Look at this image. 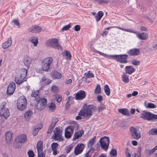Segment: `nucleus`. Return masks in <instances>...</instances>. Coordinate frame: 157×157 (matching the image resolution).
I'll return each mask as SVG.
<instances>
[{"label":"nucleus","mask_w":157,"mask_h":157,"mask_svg":"<svg viewBox=\"0 0 157 157\" xmlns=\"http://www.w3.org/2000/svg\"><path fill=\"white\" fill-rule=\"evenodd\" d=\"M70 27V25L69 24L64 26L61 29V31L62 32L64 31L68 30Z\"/></svg>","instance_id":"obj_52"},{"label":"nucleus","mask_w":157,"mask_h":157,"mask_svg":"<svg viewBox=\"0 0 157 157\" xmlns=\"http://www.w3.org/2000/svg\"><path fill=\"white\" fill-rule=\"evenodd\" d=\"M13 135V133L11 131H7L6 133V140L7 143H10L11 141H12V137Z\"/></svg>","instance_id":"obj_23"},{"label":"nucleus","mask_w":157,"mask_h":157,"mask_svg":"<svg viewBox=\"0 0 157 157\" xmlns=\"http://www.w3.org/2000/svg\"><path fill=\"white\" fill-rule=\"evenodd\" d=\"M122 80L124 82L128 83L129 82L128 76V75L124 74L122 76Z\"/></svg>","instance_id":"obj_48"},{"label":"nucleus","mask_w":157,"mask_h":157,"mask_svg":"<svg viewBox=\"0 0 157 157\" xmlns=\"http://www.w3.org/2000/svg\"><path fill=\"white\" fill-rule=\"evenodd\" d=\"M58 145V144L57 143H53L51 144V148L53 151V154L54 155L57 154V148Z\"/></svg>","instance_id":"obj_28"},{"label":"nucleus","mask_w":157,"mask_h":157,"mask_svg":"<svg viewBox=\"0 0 157 157\" xmlns=\"http://www.w3.org/2000/svg\"><path fill=\"white\" fill-rule=\"evenodd\" d=\"M110 155L112 157L116 156L117 155V151L115 149H112L110 152Z\"/></svg>","instance_id":"obj_50"},{"label":"nucleus","mask_w":157,"mask_h":157,"mask_svg":"<svg viewBox=\"0 0 157 157\" xmlns=\"http://www.w3.org/2000/svg\"><path fill=\"white\" fill-rule=\"evenodd\" d=\"M157 150V145L151 149H146L144 151L145 154L147 156H151Z\"/></svg>","instance_id":"obj_21"},{"label":"nucleus","mask_w":157,"mask_h":157,"mask_svg":"<svg viewBox=\"0 0 157 157\" xmlns=\"http://www.w3.org/2000/svg\"><path fill=\"white\" fill-rule=\"evenodd\" d=\"M110 0H100L99 4H102L105 3H107Z\"/></svg>","instance_id":"obj_57"},{"label":"nucleus","mask_w":157,"mask_h":157,"mask_svg":"<svg viewBox=\"0 0 157 157\" xmlns=\"http://www.w3.org/2000/svg\"><path fill=\"white\" fill-rule=\"evenodd\" d=\"M130 134L132 138L136 140H138L141 137V132L133 127L130 128Z\"/></svg>","instance_id":"obj_8"},{"label":"nucleus","mask_w":157,"mask_h":157,"mask_svg":"<svg viewBox=\"0 0 157 157\" xmlns=\"http://www.w3.org/2000/svg\"><path fill=\"white\" fill-rule=\"evenodd\" d=\"M2 105L3 106V107L1 109L0 111V115L4 117L5 119H6L10 115L9 110L7 108L4 107V103H2Z\"/></svg>","instance_id":"obj_12"},{"label":"nucleus","mask_w":157,"mask_h":157,"mask_svg":"<svg viewBox=\"0 0 157 157\" xmlns=\"http://www.w3.org/2000/svg\"><path fill=\"white\" fill-rule=\"evenodd\" d=\"M118 111L121 113L125 115H128L129 113L126 109H119Z\"/></svg>","instance_id":"obj_37"},{"label":"nucleus","mask_w":157,"mask_h":157,"mask_svg":"<svg viewBox=\"0 0 157 157\" xmlns=\"http://www.w3.org/2000/svg\"><path fill=\"white\" fill-rule=\"evenodd\" d=\"M125 73L131 75L135 71V68L132 66H126L125 67Z\"/></svg>","instance_id":"obj_24"},{"label":"nucleus","mask_w":157,"mask_h":157,"mask_svg":"<svg viewBox=\"0 0 157 157\" xmlns=\"http://www.w3.org/2000/svg\"><path fill=\"white\" fill-rule=\"evenodd\" d=\"M73 148V146L71 144L69 145L67 147L66 149V152L67 153H69Z\"/></svg>","instance_id":"obj_54"},{"label":"nucleus","mask_w":157,"mask_h":157,"mask_svg":"<svg viewBox=\"0 0 157 157\" xmlns=\"http://www.w3.org/2000/svg\"><path fill=\"white\" fill-rule=\"evenodd\" d=\"M30 41L33 44L34 46H36L38 43V38L35 36L32 37L30 38Z\"/></svg>","instance_id":"obj_36"},{"label":"nucleus","mask_w":157,"mask_h":157,"mask_svg":"<svg viewBox=\"0 0 157 157\" xmlns=\"http://www.w3.org/2000/svg\"><path fill=\"white\" fill-rule=\"evenodd\" d=\"M140 117L144 120L150 121L157 119V115L151 113L149 112L143 111L141 114Z\"/></svg>","instance_id":"obj_6"},{"label":"nucleus","mask_w":157,"mask_h":157,"mask_svg":"<svg viewBox=\"0 0 157 157\" xmlns=\"http://www.w3.org/2000/svg\"><path fill=\"white\" fill-rule=\"evenodd\" d=\"M22 144V143H20L19 141H16L15 139L14 141V147L15 148H20L21 147Z\"/></svg>","instance_id":"obj_47"},{"label":"nucleus","mask_w":157,"mask_h":157,"mask_svg":"<svg viewBox=\"0 0 157 157\" xmlns=\"http://www.w3.org/2000/svg\"><path fill=\"white\" fill-rule=\"evenodd\" d=\"M136 33V31H135ZM136 36L139 39L141 40H145L147 39L148 37L147 34L146 33H137Z\"/></svg>","instance_id":"obj_26"},{"label":"nucleus","mask_w":157,"mask_h":157,"mask_svg":"<svg viewBox=\"0 0 157 157\" xmlns=\"http://www.w3.org/2000/svg\"><path fill=\"white\" fill-rule=\"evenodd\" d=\"M86 96L85 92L83 90H80L76 94L75 99L76 100H82L85 98Z\"/></svg>","instance_id":"obj_16"},{"label":"nucleus","mask_w":157,"mask_h":157,"mask_svg":"<svg viewBox=\"0 0 157 157\" xmlns=\"http://www.w3.org/2000/svg\"><path fill=\"white\" fill-rule=\"evenodd\" d=\"M62 54L63 57L65 56L67 59H71V55L69 51L66 50L64 52H63Z\"/></svg>","instance_id":"obj_35"},{"label":"nucleus","mask_w":157,"mask_h":157,"mask_svg":"<svg viewBox=\"0 0 157 157\" xmlns=\"http://www.w3.org/2000/svg\"><path fill=\"white\" fill-rule=\"evenodd\" d=\"M103 14L102 11H99L97 15L95 16L96 21H99L103 16Z\"/></svg>","instance_id":"obj_39"},{"label":"nucleus","mask_w":157,"mask_h":157,"mask_svg":"<svg viewBox=\"0 0 157 157\" xmlns=\"http://www.w3.org/2000/svg\"><path fill=\"white\" fill-rule=\"evenodd\" d=\"M50 65H47L42 62V67L43 71H47L49 69Z\"/></svg>","instance_id":"obj_44"},{"label":"nucleus","mask_w":157,"mask_h":157,"mask_svg":"<svg viewBox=\"0 0 157 157\" xmlns=\"http://www.w3.org/2000/svg\"><path fill=\"white\" fill-rule=\"evenodd\" d=\"M84 147V145L82 144H78L75 149V154L76 155L81 154L83 151Z\"/></svg>","instance_id":"obj_15"},{"label":"nucleus","mask_w":157,"mask_h":157,"mask_svg":"<svg viewBox=\"0 0 157 157\" xmlns=\"http://www.w3.org/2000/svg\"><path fill=\"white\" fill-rule=\"evenodd\" d=\"M32 60L31 57L28 56H24L23 63L25 66L29 67L31 63Z\"/></svg>","instance_id":"obj_22"},{"label":"nucleus","mask_w":157,"mask_h":157,"mask_svg":"<svg viewBox=\"0 0 157 157\" xmlns=\"http://www.w3.org/2000/svg\"><path fill=\"white\" fill-rule=\"evenodd\" d=\"M16 88V84L14 82H11L9 85L7 90L8 95H11L14 92Z\"/></svg>","instance_id":"obj_13"},{"label":"nucleus","mask_w":157,"mask_h":157,"mask_svg":"<svg viewBox=\"0 0 157 157\" xmlns=\"http://www.w3.org/2000/svg\"><path fill=\"white\" fill-rule=\"evenodd\" d=\"M42 29L41 27L35 25L30 27L29 29L28 30L33 33H36L40 32Z\"/></svg>","instance_id":"obj_20"},{"label":"nucleus","mask_w":157,"mask_h":157,"mask_svg":"<svg viewBox=\"0 0 157 157\" xmlns=\"http://www.w3.org/2000/svg\"><path fill=\"white\" fill-rule=\"evenodd\" d=\"M38 101L36 106V109L38 110L41 111L46 106L47 101L46 99L42 98L39 99Z\"/></svg>","instance_id":"obj_10"},{"label":"nucleus","mask_w":157,"mask_h":157,"mask_svg":"<svg viewBox=\"0 0 157 157\" xmlns=\"http://www.w3.org/2000/svg\"><path fill=\"white\" fill-rule=\"evenodd\" d=\"M124 153L127 157H130L131 155L130 153L128 148H126L125 151Z\"/></svg>","instance_id":"obj_55"},{"label":"nucleus","mask_w":157,"mask_h":157,"mask_svg":"<svg viewBox=\"0 0 157 157\" xmlns=\"http://www.w3.org/2000/svg\"><path fill=\"white\" fill-rule=\"evenodd\" d=\"M51 91L54 93H57L58 92V89L57 86L54 85L51 88Z\"/></svg>","instance_id":"obj_45"},{"label":"nucleus","mask_w":157,"mask_h":157,"mask_svg":"<svg viewBox=\"0 0 157 157\" xmlns=\"http://www.w3.org/2000/svg\"><path fill=\"white\" fill-rule=\"evenodd\" d=\"M28 154L29 157H34V154L33 151L32 150L29 151L28 152Z\"/></svg>","instance_id":"obj_58"},{"label":"nucleus","mask_w":157,"mask_h":157,"mask_svg":"<svg viewBox=\"0 0 157 157\" xmlns=\"http://www.w3.org/2000/svg\"><path fill=\"white\" fill-rule=\"evenodd\" d=\"M13 22L14 25H16L18 27H20V24L18 20L15 19L13 20Z\"/></svg>","instance_id":"obj_56"},{"label":"nucleus","mask_w":157,"mask_h":157,"mask_svg":"<svg viewBox=\"0 0 157 157\" xmlns=\"http://www.w3.org/2000/svg\"><path fill=\"white\" fill-rule=\"evenodd\" d=\"M147 133L149 135H157V129L155 128H153L150 129L149 130Z\"/></svg>","instance_id":"obj_38"},{"label":"nucleus","mask_w":157,"mask_h":157,"mask_svg":"<svg viewBox=\"0 0 157 157\" xmlns=\"http://www.w3.org/2000/svg\"><path fill=\"white\" fill-rule=\"evenodd\" d=\"M62 130L59 128H56L55 130L54 131V135L52 136V138L55 141H63V139L62 136Z\"/></svg>","instance_id":"obj_7"},{"label":"nucleus","mask_w":157,"mask_h":157,"mask_svg":"<svg viewBox=\"0 0 157 157\" xmlns=\"http://www.w3.org/2000/svg\"><path fill=\"white\" fill-rule=\"evenodd\" d=\"M52 76L56 79H60L61 78V74L57 71H54L51 73Z\"/></svg>","instance_id":"obj_32"},{"label":"nucleus","mask_w":157,"mask_h":157,"mask_svg":"<svg viewBox=\"0 0 157 157\" xmlns=\"http://www.w3.org/2000/svg\"><path fill=\"white\" fill-rule=\"evenodd\" d=\"M96 139V136H94L93 138L90 139L87 143V147L91 149L92 147V146L94 143V142Z\"/></svg>","instance_id":"obj_34"},{"label":"nucleus","mask_w":157,"mask_h":157,"mask_svg":"<svg viewBox=\"0 0 157 157\" xmlns=\"http://www.w3.org/2000/svg\"><path fill=\"white\" fill-rule=\"evenodd\" d=\"M80 29V27L79 25H77L75 26V30L76 31H79Z\"/></svg>","instance_id":"obj_60"},{"label":"nucleus","mask_w":157,"mask_h":157,"mask_svg":"<svg viewBox=\"0 0 157 157\" xmlns=\"http://www.w3.org/2000/svg\"><path fill=\"white\" fill-rule=\"evenodd\" d=\"M84 75L86 78H90L94 77V75L92 73L90 72V71H89L87 73H85Z\"/></svg>","instance_id":"obj_42"},{"label":"nucleus","mask_w":157,"mask_h":157,"mask_svg":"<svg viewBox=\"0 0 157 157\" xmlns=\"http://www.w3.org/2000/svg\"><path fill=\"white\" fill-rule=\"evenodd\" d=\"M104 90L105 94L109 96L110 95V91L108 86L106 85L104 87Z\"/></svg>","instance_id":"obj_40"},{"label":"nucleus","mask_w":157,"mask_h":157,"mask_svg":"<svg viewBox=\"0 0 157 157\" xmlns=\"http://www.w3.org/2000/svg\"><path fill=\"white\" fill-rule=\"evenodd\" d=\"M42 127V125L40 124L37 126H34L33 130V135L34 136H36L38 133L39 131Z\"/></svg>","instance_id":"obj_31"},{"label":"nucleus","mask_w":157,"mask_h":157,"mask_svg":"<svg viewBox=\"0 0 157 157\" xmlns=\"http://www.w3.org/2000/svg\"><path fill=\"white\" fill-rule=\"evenodd\" d=\"M99 142L101 148L105 151H106L109 146V138L107 136H104L100 139Z\"/></svg>","instance_id":"obj_5"},{"label":"nucleus","mask_w":157,"mask_h":157,"mask_svg":"<svg viewBox=\"0 0 157 157\" xmlns=\"http://www.w3.org/2000/svg\"><path fill=\"white\" fill-rule=\"evenodd\" d=\"M17 101V107L18 109L23 111L26 109L27 102L25 96L23 95L20 97Z\"/></svg>","instance_id":"obj_3"},{"label":"nucleus","mask_w":157,"mask_h":157,"mask_svg":"<svg viewBox=\"0 0 157 157\" xmlns=\"http://www.w3.org/2000/svg\"><path fill=\"white\" fill-rule=\"evenodd\" d=\"M95 52L98 53L100 55L109 59H116L117 61L121 63H126L128 61L127 59L128 57V55L126 54H121L119 55H109L104 53L95 50Z\"/></svg>","instance_id":"obj_1"},{"label":"nucleus","mask_w":157,"mask_h":157,"mask_svg":"<svg viewBox=\"0 0 157 157\" xmlns=\"http://www.w3.org/2000/svg\"><path fill=\"white\" fill-rule=\"evenodd\" d=\"M117 28V29H121V30L124 31L126 32H129L130 33H136V32L135 31V30H134L132 29H125L124 28H122L121 27H117V26H113L112 27H108L106 28V30H109L111 28Z\"/></svg>","instance_id":"obj_25"},{"label":"nucleus","mask_w":157,"mask_h":157,"mask_svg":"<svg viewBox=\"0 0 157 157\" xmlns=\"http://www.w3.org/2000/svg\"><path fill=\"white\" fill-rule=\"evenodd\" d=\"M105 108V106L104 105H101L100 106H99L98 107V111L99 112L100 111H101L103 110Z\"/></svg>","instance_id":"obj_59"},{"label":"nucleus","mask_w":157,"mask_h":157,"mask_svg":"<svg viewBox=\"0 0 157 157\" xmlns=\"http://www.w3.org/2000/svg\"><path fill=\"white\" fill-rule=\"evenodd\" d=\"M97 100L99 101H102L103 99L102 96L101 95L98 96L97 97Z\"/></svg>","instance_id":"obj_63"},{"label":"nucleus","mask_w":157,"mask_h":157,"mask_svg":"<svg viewBox=\"0 0 157 157\" xmlns=\"http://www.w3.org/2000/svg\"><path fill=\"white\" fill-rule=\"evenodd\" d=\"M27 70L23 69L19 71V75L16 76L15 78V82L17 84H20L23 81L26 80L25 77L27 74Z\"/></svg>","instance_id":"obj_4"},{"label":"nucleus","mask_w":157,"mask_h":157,"mask_svg":"<svg viewBox=\"0 0 157 157\" xmlns=\"http://www.w3.org/2000/svg\"><path fill=\"white\" fill-rule=\"evenodd\" d=\"M12 44V40L11 38H9L7 40L2 44V47L4 49H6L11 45Z\"/></svg>","instance_id":"obj_30"},{"label":"nucleus","mask_w":157,"mask_h":157,"mask_svg":"<svg viewBox=\"0 0 157 157\" xmlns=\"http://www.w3.org/2000/svg\"><path fill=\"white\" fill-rule=\"evenodd\" d=\"M141 30L144 31H147V28L144 26H141L140 28Z\"/></svg>","instance_id":"obj_64"},{"label":"nucleus","mask_w":157,"mask_h":157,"mask_svg":"<svg viewBox=\"0 0 157 157\" xmlns=\"http://www.w3.org/2000/svg\"><path fill=\"white\" fill-rule=\"evenodd\" d=\"M94 106L93 105L88 106L86 108H84L80 111L79 115L88 118L89 117L92 115V113L94 110Z\"/></svg>","instance_id":"obj_2"},{"label":"nucleus","mask_w":157,"mask_h":157,"mask_svg":"<svg viewBox=\"0 0 157 157\" xmlns=\"http://www.w3.org/2000/svg\"><path fill=\"white\" fill-rule=\"evenodd\" d=\"M74 126L69 125L65 129V137L67 139L70 138L71 137L74 132Z\"/></svg>","instance_id":"obj_11"},{"label":"nucleus","mask_w":157,"mask_h":157,"mask_svg":"<svg viewBox=\"0 0 157 157\" xmlns=\"http://www.w3.org/2000/svg\"><path fill=\"white\" fill-rule=\"evenodd\" d=\"M37 157H45V153H37Z\"/></svg>","instance_id":"obj_62"},{"label":"nucleus","mask_w":157,"mask_h":157,"mask_svg":"<svg viewBox=\"0 0 157 157\" xmlns=\"http://www.w3.org/2000/svg\"><path fill=\"white\" fill-rule=\"evenodd\" d=\"M31 96L35 98L36 101H38L40 98V93L38 90L33 91L31 94Z\"/></svg>","instance_id":"obj_29"},{"label":"nucleus","mask_w":157,"mask_h":157,"mask_svg":"<svg viewBox=\"0 0 157 157\" xmlns=\"http://www.w3.org/2000/svg\"><path fill=\"white\" fill-rule=\"evenodd\" d=\"M131 63L133 65L137 66L140 64V61L135 59L131 60Z\"/></svg>","instance_id":"obj_46"},{"label":"nucleus","mask_w":157,"mask_h":157,"mask_svg":"<svg viewBox=\"0 0 157 157\" xmlns=\"http://www.w3.org/2000/svg\"><path fill=\"white\" fill-rule=\"evenodd\" d=\"M49 109L51 110H53L56 108V105L53 102H51L49 106Z\"/></svg>","instance_id":"obj_51"},{"label":"nucleus","mask_w":157,"mask_h":157,"mask_svg":"<svg viewBox=\"0 0 157 157\" xmlns=\"http://www.w3.org/2000/svg\"><path fill=\"white\" fill-rule=\"evenodd\" d=\"M101 92V88L99 84L97 85L96 88L94 91V93L95 94H99Z\"/></svg>","instance_id":"obj_43"},{"label":"nucleus","mask_w":157,"mask_h":157,"mask_svg":"<svg viewBox=\"0 0 157 157\" xmlns=\"http://www.w3.org/2000/svg\"><path fill=\"white\" fill-rule=\"evenodd\" d=\"M55 97L58 102H60L62 100V96L59 94H56L55 95Z\"/></svg>","instance_id":"obj_49"},{"label":"nucleus","mask_w":157,"mask_h":157,"mask_svg":"<svg viewBox=\"0 0 157 157\" xmlns=\"http://www.w3.org/2000/svg\"><path fill=\"white\" fill-rule=\"evenodd\" d=\"M37 150V153H45L43 151V142L41 140H39L38 141L36 146Z\"/></svg>","instance_id":"obj_18"},{"label":"nucleus","mask_w":157,"mask_h":157,"mask_svg":"<svg viewBox=\"0 0 157 157\" xmlns=\"http://www.w3.org/2000/svg\"><path fill=\"white\" fill-rule=\"evenodd\" d=\"M127 53L130 56H136L139 55L140 52L139 49L133 48L128 51Z\"/></svg>","instance_id":"obj_19"},{"label":"nucleus","mask_w":157,"mask_h":157,"mask_svg":"<svg viewBox=\"0 0 157 157\" xmlns=\"http://www.w3.org/2000/svg\"><path fill=\"white\" fill-rule=\"evenodd\" d=\"M156 106L154 104L151 103H148L147 104V107L149 108H155Z\"/></svg>","instance_id":"obj_53"},{"label":"nucleus","mask_w":157,"mask_h":157,"mask_svg":"<svg viewBox=\"0 0 157 157\" xmlns=\"http://www.w3.org/2000/svg\"><path fill=\"white\" fill-rule=\"evenodd\" d=\"M47 44L50 47L58 49H61V47L58 43L57 40L56 39L49 40L47 42Z\"/></svg>","instance_id":"obj_9"},{"label":"nucleus","mask_w":157,"mask_h":157,"mask_svg":"<svg viewBox=\"0 0 157 157\" xmlns=\"http://www.w3.org/2000/svg\"><path fill=\"white\" fill-rule=\"evenodd\" d=\"M53 62V59L52 57H48L44 59L42 61V63L50 65Z\"/></svg>","instance_id":"obj_33"},{"label":"nucleus","mask_w":157,"mask_h":157,"mask_svg":"<svg viewBox=\"0 0 157 157\" xmlns=\"http://www.w3.org/2000/svg\"><path fill=\"white\" fill-rule=\"evenodd\" d=\"M58 119L57 118L54 117L52 119L51 124L49 127L47 131L48 133L51 134L54 128L56 126V124L58 122Z\"/></svg>","instance_id":"obj_14"},{"label":"nucleus","mask_w":157,"mask_h":157,"mask_svg":"<svg viewBox=\"0 0 157 157\" xmlns=\"http://www.w3.org/2000/svg\"><path fill=\"white\" fill-rule=\"evenodd\" d=\"M33 114V112L31 110H29L24 114V117L27 119H29Z\"/></svg>","instance_id":"obj_41"},{"label":"nucleus","mask_w":157,"mask_h":157,"mask_svg":"<svg viewBox=\"0 0 157 157\" xmlns=\"http://www.w3.org/2000/svg\"><path fill=\"white\" fill-rule=\"evenodd\" d=\"M71 98V97H68V100L67 103H66V104L65 105V108L66 109H67L68 108L69 106V100H70V98Z\"/></svg>","instance_id":"obj_61"},{"label":"nucleus","mask_w":157,"mask_h":157,"mask_svg":"<svg viewBox=\"0 0 157 157\" xmlns=\"http://www.w3.org/2000/svg\"><path fill=\"white\" fill-rule=\"evenodd\" d=\"M15 139L16 141H19L20 143L23 144L26 141L27 136L26 134H22L17 136Z\"/></svg>","instance_id":"obj_17"},{"label":"nucleus","mask_w":157,"mask_h":157,"mask_svg":"<svg viewBox=\"0 0 157 157\" xmlns=\"http://www.w3.org/2000/svg\"><path fill=\"white\" fill-rule=\"evenodd\" d=\"M84 133V131L83 130L75 132L73 138V140H75L82 136V134Z\"/></svg>","instance_id":"obj_27"}]
</instances>
